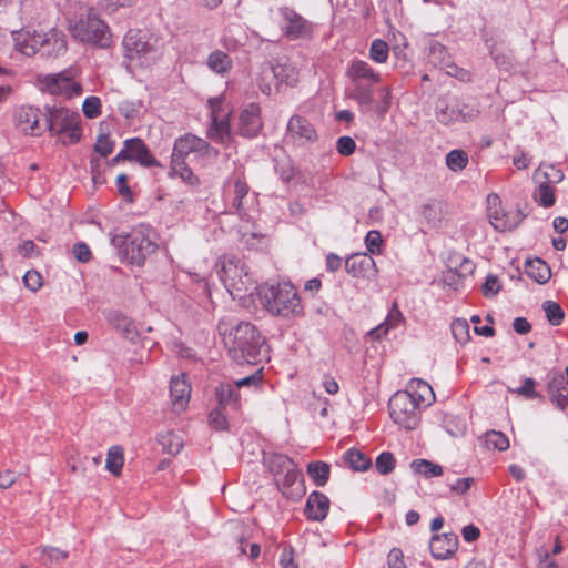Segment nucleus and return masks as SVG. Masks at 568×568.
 <instances>
[{"label": "nucleus", "instance_id": "1", "mask_svg": "<svg viewBox=\"0 0 568 568\" xmlns=\"http://www.w3.org/2000/svg\"><path fill=\"white\" fill-rule=\"evenodd\" d=\"M229 356L236 364H257L267 354L265 338L250 322H240L229 332L219 326Z\"/></svg>", "mask_w": 568, "mask_h": 568}, {"label": "nucleus", "instance_id": "2", "mask_svg": "<svg viewBox=\"0 0 568 568\" xmlns=\"http://www.w3.org/2000/svg\"><path fill=\"white\" fill-rule=\"evenodd\" d=\"M217 267L224 287L234 300H241L257 290L256 281L244 260L234 255L224 256L219 261Z\"/></svg>", "mask_w": 568, "mask_h": 568}, {"label": "nucleus", "instance_id": "3", "mask_svg": "<svg viewBox=\"0 0 568 568\" xmlns=\"http://www.w3.org/2000/svg\"><path fill=\"white\" fill-rule=\"evenodd\" d=\"M155 234L152 230L141 225L126 235H114L111 244L119 248L120 255L130 264L142 265L146 257L155 252Z\"/></svg>", "mask_w": 568, "mask_h": 568}, {"label": "nucleus", "instance_id": "4", "mask_svg": "<svg viewBox=\"0 0 568 568\" xmlns=\"http://www.w3.org/2000/svg\"><path fill=\"white\" fill-rule=\"evenodd\" d=\"M258 295L273 315L288 317L298 315L303 310L296 288L288 282L265 284L258 288Z\"/></svg>", "mask_w": 568, "mask_h": 568}, {"label": "nucleus", "instance_id": "5", "mask_svg": "<svg viewBox=\"0 0 568 568\" xmlns=\"http://www.w3.org/2000/svg\"><path fill=\"white\" fill-rule=\"evenodd\" d=\"M68 30L73 39L82 43L106 48L111 42L109 27L91 8L84 9L79 17L69 19Z\"/></svg>", "mask_w": 568, "mask_h": 568}, {"label": "nucleus", "instance_id": "6", "mask_svg": "<svg viewBox=\"0 0 568 568\" xmlns=\"http://www.w3.org/2000/svg\"><path fill=\"white\" fill-rule=\"evenodd\" d=\"M347 77L352 82L349 97L358 103L362 110L371 111L374 103V88L379 83L381 74L366 61L354 60L347 69Z\"/></svg>", "mask_w": 568, "mask_h": 568}, {"label": "nucleus", "instance_id": "7", "mask_svg": "<svg viewBox=\"0 0 568 568\" xmlns=\"http://www.w3.org/2000/svg\"><path fill=\"white\" fill-rule=\"evenodd\" d=\"M123 47L132 63L149 68L160 58L163 42L153 34L130 30L123 39Z\"/></svg>", "mask_w": 568, "mask_h": 568}, {"label": "nucleus", "instance_id": "8", "mask_svg": "<svg viewBox=\"0 0 568 568\" xmlns=\"http://www.w3.org/2000/svg\"><path fill=\"white\" fill-rule=\"evenodd\" d=\"M80 115L67 108L47 106L44 131L48 130L62 144H74L80 140Z\"/></svg>", "mask_w": 568, "mask_h": 568}, {"label": "nucleus", "instance_id": "9", "mask_svg": "<svg viewBox=\"0 0 568 568\" xmlns=\"http://www.w3.org/2000/svg\"><path fill=\"white\" fill-rule=\"evenodd\" d=\"M388 406L394 423L405 429H415L418 426L420 406L408 393H395L390 397Z\"/></svg>", "mask_w": 568, "mask_h": 568}, {"label": "nucleus", "instance_id": "10", "mask_svg": "<svg viewBox=\"0 0 568 568\" xmlns=\"http://www.w3.org/2000/svg\"><path fill=\"white\" fill-rule=\"evenodd\" d=\"M487 206L489 222L496 231H513L524 220V214L520 210L505 211L501 207V200L496 193L488 194Z\"/></svg>", "mask_w": 568, "mask_h": 568}, {"label": "nucleus", "instance_id": "11", "mask_svg": "<svg viewBox=\"0 0 568 568\" xmlns=\"http://www.w3.org/2000/svg\"><path fill=\"white\" fill-rule=\"evenodd\" d=\"M44 119L45 109L32 105H21L13 113L16 129L26 135L38 136L44 132Z\"/></svg>", "mask_w": 568, "mask_h": 568}, {"label": "nucleus", "instance_id": "12", "mask_svg": "<svg viewBox=\"0 0 568 568\" xmlns=\"http://www.w3.org/2000/svg\"><path fill=\"white\" fill-rule=\"evenodd\" d=\"M192 153L206 159H216L219 155V151L204 139L186 133L175 140L171 158L185 160Z\"/></svg>", "mask_w": 568, "mask_h": 568}, {"label": "nucleus", "instance_id": "13", "mask_svg": "<svg viewBox=\"0 0 568 568\" xmlns=\"http://www.w3.org/2000/svg\"><path fill=\"white\" fill-rule=\"evenodd\" d=\"M74 75V70L68 69L59 73L42 75L40 82L52 94L80 95L82 88L73 80Z\"/></svg>", "mask_w": 568, "mask_h": 568}, {"label": "nucleus", "instance_id": "14", "mask_svg": "<svg viewBox=\"0 0 568 568\" xmlns=\"http://www.w3.org/2000/svg\"><path fill=\"white\" fill-rule=\"evenodd\" d=\"M280 13L283 18L284 34L288 39L296 40L300 38H306L311 34L312 24L296 11L287 7H283L280 9Z\"/></svg>", "mask_w": 568, "mask_h": 568}, {"label": "nucleus", "instance_id": "15", "mask_svg": "<svg viewBox=\"0 0 568 568\" xmlns=\"http://www.w3.org/2000/svg\"><path fill=\"white\" fill-rule=\"evenodd\" d=\"M345 270L354 277L371 280L377 273L374 258L367 253H355L345 261Z\"/></svg>", "mask_w": 568, "mask_h": 568}, {"label": "nucleus", "instance_id": "16", "mask_svg": "<svg viewBox=\"0 0 568 568\" xmlns=\"http://www.w3.org/2000/svg\"><path fill=\"white\" fill-rule=\"evenodd\" d=\"M429 61L436 67L444 69L448 75L458 78L462 81L468 80L469 74L466 70L458 68L450 61L449 54L440 43H433L429 47Z\"/></svg>", "mask_w": 568, "mask_h": 568}, {"label": "nucleus", "instance_id": "17", "mask_svg": "<svg viewBox=\"0 0 568 568\" xmlns=\"http://www.w3.org/2000/svg\"><path fill=\"white\" fill-rule=\"evenodd\" d=\"M125 148L118 154V158L138 161L143 166L159 165L158 160L151 154L145 143L139 139H129Z\"/></svg>", "mask_w": 568, "mask_h": 568}, {"label": "nucleus", "instance_id": "18", "mask_svg": "<svg viewBox=\"0 0 568 568\" xmlns=\"http://www.w3.org/2000/svg\"><path fill=\"white\" fill-rule=\"evenodd\" d=\"M261 129V108L258 104L251 103L240 113L237 132L242 136L253 138Z\"/></svg>", "mask_w": 568, "mask_h": 568}, {"label": "nucleus", "instance_id": "19", "mask_svg": "<svg viewBox=\"0 0 568 568\" xmlns=\"http://www.w3.org/2000/svg\"><path fill=\"white\" fill-rule=\"evenodd\" d=\"M170 395L174 412L181 413L185 410L191 396V385L185 374L176 375L171 378Z\"/></svg>", "mask_w": 568, "mask_h": 568}, {"label": "nucleus", "instance_id": "20", "mask_svg": "<svg viewBox=\"0 0 568 568\" xmlns=\"http://www.w3.org/2000/svg\"><path fill=\"white\" fill-rule=\"evenodd\" d=\"M429 549L434 558L447 559L458 549V537L454 532L435 535L429 541Z\"/></svg>", "mask_w": 568, "mask_h": 568}, {"label": "nucleus", "instance_id": "21", "mask_svg": "<svg viewBox=\"0 0 568 568\" xmlns=\"http://www.w3.org/2000/svg\"><path fill=\"white\" fill-rule=\"evenodd\" d=\"M274 79L277 84L294 87L298 82V73L294 65L290 63H276L267 65L262 70V79Z\"/></svg>", "mask_w": 568, "mask_h": 568}, {"label": "nucleus", "instance_id": "22", "mask_svg": "<svg viewBox=\"0 0 568 568\" xmlns=\"http://www.w3.org/2000/svg\"><path fill=\"white\" fill-rule=\"evenodd\" d=\"M276 485L287 498L300 497L304 493L303 478L296 465L277 477Z\"/></svg>", "mask_w": 568, "mask_h": 568}, {"label": "nucleus", "instance_id": "23", "mask_svg": "<svg viewBox=\"0 0 568 568\" xmlns=\"http://www.w3.org/2000/svg\"><path fill=\"white\" fill-rule=\"evenodd\" d=\"M14 40L17 50L27 57H32L38 51L43 52V44H45V37L37 32H19Z\"/></svg>", "mask_w": 568, "mask_h": 568}, {"label": "nucleus", "instance_id": "24", "mask_svg": "<svg viewBox=\"0 0 568 568\" xmlns=\"http://www.w3.org/2000/svg\"><path fill=\"white\" fill-rule=\"evenodd\" d=\"M287 131L290 136L300 143L311 142L316 139L313 125L300 115H294L290 119Z\"/></svg>", "mask_w": 568, "mask_h": 568}, {"label": "nucleus", "instance_id": "25", "mask_svg": "<svg viewBox=\"0 0 568 568\" xmlns=\"http://www.w3.org/2000/svg\"><path fill=\"white\" fill-rule=\"evenodd\" d=\"M328 508V498L320 491H313L307 498L305 514L310 519L321 521L326 518Z\"/></svg>", "mask_w": 568, "mask_h": 568}, {"label": "nucleus", "instance_id": "26", "mask_svg": "<svg viewBox=\"0 0 568 568\" xmlns=\"http://www.w3.org/2000/svg\"><path fill=\"white\" fill-rule=\"evenodd\" d=\"M212 123L207 130V136L220 144L229 145L232 140L229 115L211 119Z\"/></svg>", "mask_w": 568, "mask_h": 568}, {"label": "nucleus", "instance_id": "27", "mask_svg": "<svg viewBox=\"0 0 568 568\" xmlns=\"http://www.w3.org/2000/svg\"><path fill=\"white\" fill-rule=\"evenodd\" d=\"M403 321L404 316L399 311L397 304L394 303L388 312L386 320L375 328L371 329L367 333V336H369L373 339H381L384 336H386L390 329L398 327Z\"/></svg>", "mask_w": 568, "mask_h": 568}, {"label": "nucleus", "instance_id": "28", "mask_svg": "<svg viewBox=\"0 0 568 568\" xmlns=\"http://www.w3.org/2000/svg\"><path fill=\"white\" fill-rule=\"evenodd\" d=\"M436 119L444 125L455 123L460 119H466L458 104L450 103L447 99H439L436 104Z\"/></svg>", "mask_w": 568, "mask_h": 568}, {"label": "nucleus", "instance_id": "29", "mask_svg": "<svg viewBox=\"0 0 568 568\" xmlns=\"http://www.w3.org/2000/svg\"><path fill=\"white\" fill-rule=\"evenodd\" d=\"M403 392L408 393L420 407L422 405H429L434 399V392L430 385L419 378L412 379L407 389Z\"/></svg>", "mask_w": 568, "mask_h": 568}, {"label": "nucleus", "instance_id": "30", "mask_svg": "<svg viewBox=\"0 0 568 568\" xmlns=\"http://www.w3.org/2000/svg\"><path fill=\"white\" fill-rule=\"evenodd\" d=\"M43 36L45 37V44H43L42 54L58 57L67 51V40L62 32L51 30Z\"/></svg>", "mask_w": 568, "mask_h": 568}, {"label": "nucleus", "instance_id": "31", "mask_svg": "<svg viewBox=\"0 0 568 568\" xmlns=\"http://www.w3.org/2000/svg\"><path fill=\"white\" fill-rule=\"evenodd\" d=\"M171 178H180L186 184L194 186L200 183L199 178L185 164V160L171 158V166L169 171Z\"/></svg>", "mask_w": 568, "mask_h": 568}, {"label": "nucleus", "instance_id": "32", "mask_svg": "<svg viewBox=\"0 0 568 568\" xmlns=\"http://www.w3.org/2000/svg\"><path fill=\"white\" fill-rule=\"evenodd\" d=\"M207 68L217 74H226L233 67L232 59L225 52L215 50L207 57Z\"/></svg>", "mask_w": 568, "mask_h": 568}, {"label": "nucleus", "instance_id": "33", "mask_svg": "<svg viewBox=\"0 0 568 568\" xmlns=\"http://www.w3.org/2000/svg\"><path fill=\"white\" fill-rule=\"evenodd\" d=\"M265 463L270 471L277 477H281L286 470L293 469L295 463L286 455L271 454L265 458Z\"/></svg>", "mask_w": 568, "mask_h": 568}, {"label": "nucleus", "instance_id": "34", "mask_svg": "<svg viewBox=\"0 0 568 568\" xmlns=\"http://www.w3.org/2000/svg\"><path fill=\"white\" fill-rule=\"evenodd\" d=\"M215 396L219 406L226 408L232 406L237 408V394L235 386L232 383L223 382L215 388Z\"/></svg>", "mask_w": 568, "mask_h": 568}, {"label": "nucleus", "instance_id": "35", "mask_svg": "<svg viewBox=\"0 0 568 568\" xmlns=\"http://www.w3.org/2000/svg\"><path fill=\"white\" fill-rule=\"evenodd\" d=\"M410 469L425 478L439 477L444 474L440 465L427 459H415L410 463Z\"/></svg>", "mask_w": 568, "mask_h": 568}, {"label": "nucleus", "instance_id": "36", "mask_svg": "<svg viewBox=\"0 0 568 568\" xmlns=\"http://www.w3.org/2000/svg\"><path fill=\"white\" fill-rule=\"evenodd\" d=\"M344 462L354 471H365L372 465L371 459L356 448H351L344 454Z\"/></svg>", "mask_w": 568, "mask_h": 568}, {"label": "nucleus", "instance_id": "37", "mask_svg": "<svg viewBox=\"0 0 568 568\" xmlns=\"http://www.w3.org/2000/svg\"><path fill=\"white\" fill-rule=\"evenodd\" d=\"M527 275L537 283H546L550 278V268L540 258L528 261L526 263Z\"/></svg>", "mask_w": 568, "mask_h": 568}, {"label": "nucleus", "instance_id": "38", "mask_svg": "<svg viewBox=\"0 0 568 568\" xmlns=\"http://www.w3.org/2000/svg\"><path fill=\"white\" fill-rule=\"evenodd\" d=\"M109 322L112 326L123 334L126 338H133L135 335V327L133 322L120 312H111L109 314Z\"/></svg>", "mask_w": 568, "mask_h": 568}, {"label": "nucleus", "instance_id": "39", "mask_svg": "<svg viewBox=\"0 0 568 568\" xmlns=\"http://www.w3.org/2000/svg\"><path fill=\"white\" fill-rule=\"evenodd\" d=\"M419 213L423 220L432 226L438 225L443 219L442 204L437 201H428L424 203L419 209Z\"/></svg>", "mask_w": 568, "mask_h": 568}, {"label": "nucleus", "instance_id": "40", "mask_svg": "<svg viewBox=\"0 0 568 568\" xmlns=\"http://www.w3.org/2000/svg\"><path fill=\"white\" fill-rule=\"evenodd\" d=\"M124 464L123 449L120 446H112L106 455L105 468L113 475L119 476Z\"/></svg>", "mask_w": 568, "mask_h": 568}, {"label": "nucleus", "instance_id": "41", "mask_svg": "<svg viewBox=\"0 0 568 568\" xmlns=\"http://www.w3.org/2000/svg\"><path fill=\"white\" fill-rule=\"evenodd\" d=\"M484 444L487 448L504 452L509 448L508 437L498 430H488L483 436Z\"/></svg>", "mask_w": 568, "mask_h": 568}, {"label": "nucleus", "instance_id": "42", "mask_svg": "<svg viewBox=\"0 0 568 568\" xmlns=\"http://www.w3.org/2000/svg\"><path fill=\"white\" fill-rule=\"evenodd\" d=\"M307 473L317 486H324L329 476V466L324 462L310 463Z\"/></svg>", "mask_w": 568, "mask_h": 568}, {"label": "nucleus", "instance_id": "43", "mask_svg": "<svg viewBox=\"0 0 568 568\" xmlns=\"http://www.w3.org/2000/svg\"><path fill=\"white\" fill-rule=\"evenodd\" d=\"M159 444L162 446L164 452L171 455L179 454L183 447L182 438L171 432L160 435Z\"/></svg>", "mask_w": 568, "mask_h": 568}, {"label": "nucleus", "instance_id": "44", "mask_svg": "<svg viewBox=\"0 0 568 568\" xmlns=\"http://www.w3.org/2000/svg\"><path fill=\"white\" fill-rule=\"evenodd\" d=\"M534 199L541 206L550 207L555 203L554 189L548 182H541L534 193Z\"/></svg>", "mask_w": 568, "mask_h": 568}, {"label": "nucleus", "instance_id": "45", "mask_svg": "<svg viewBox=\"0 0 568 568\" xmlns=\"http://www.w3.org/2000/svg\"><path fill=\"white\" fill-rule=\"evenodd\" d=\"M542 308L546 313V317H547L548 322L551 325L558 326L561 324L565 313L558 303L552 302V301H546L542 304Z\"/></svg>", "mask_w": 568, "mask_h": 568}, {"label": "nucleus", "instance_id": "46", "mask_svg": "<svg viewBox=\"0 0 568 568\" xmlns=\"http://www.w3.org/2000/svg\"><path fill=\"white\" fill-rule=\"evenodd\" d=\"M388 52V44L384 40L376 39L371 44L369 58L377 63H384L387 61Z\"/></svg>", "mask_w": 568, "mask_h": 568}, {"label": "nucleus", "instance_id": "47", "mask_svg": "<svg viewBox=\"0 0 568 568\" xmlns=\"http://www.w3.org/2000/svg\"><path fill=\"white\" fill-rule=\"evenodd\" d=\"M467 163L468 156L463 150H453L446 155V164L453 171L465 169Z\"/></svg>", "mask_w": 568, "mask_h": 568}, {"label": "nucleus", "instance_id": "48", "mask_svg": "<svg viewBox=\"0 0 568 568\" xmlns=\"http://www.w3.org/2000/svg\"><path fill=\"white\" fill-rule=\"evenodd\" d=\"M395 457L389 452H383L378 455L375 462V467L381 475H388L395 468Z\"/></svg>", "mask_w": 568, "mask_h": 568}, {"label": "nucleus", "instance_id": "49", "mask_svg": "<svg viewBox=\"0 0 568 568\" xmlns=\"http://www.w3.org/2000/svg\"><path fill=\"white\" fill-rule=\"evenodd\" d=\"M452 334L454 338L460 343L465 344L469 341V324L466 320L457 318L452 323Z\"/></svg>", "mask_w": 568, "mask_h": 568}, {"label": "nucleus", "instance_id": "50", "mask_svg": "<svg viewBox=\"0 0 568 568\" xmlns=\"http://www.w3.org/2000/svg\"><path fill=\"white\" fill-rule=\"evenodd\" d=\"M250 191V186L247 183L241 179H236L234 182V199L232 206L237 211L241 212L243 210V199L247 195Z\"/></svg>", "mask_w": 568, "mask_h": 568}, {"label": "nucleus", "instance_id": "51", "mask_svg": "<svg viewBox=\"0 0 568 568\" xmlns=\"http://www.w3.org/2000/svg\"><path fill=\"white\" fill-rule=\"evenodd\" d=\"M143 104L140 100H125L119 104V112L126 119H134L142 110Z\"/></svg>", "mask_w": 568, "mask_h": 568}, {"label": "nucleus", "instance_id": "52", "mask_svg": "<svg viewBox=\"0 0 568 568\" xmlns=\"http://www.w3.org/2000/svg\"><path fill=\"white\" fill-rule=\"evenodd\" d=\"M83 114L88 119H94L101 113V101L98 97H88L82 104Z\"/></svg>", "mask_w": 568, "mask_h": 568}, {"label": "nucleus", "instance_id": "53", "mask_svg": "<svg viewBox=\"0 0 568 568\" xmlns=\"http://www.w3.org/2000/svg\"><path fill=\"white\" fill-rule=\"evenodd\" d=\"M224 409V407L219 406L210 413L209 423L215 430H225L227 428V419Z\"/></svg>", "mask_w": 568, "mask_h": 568}, {"label": "nucleus", "instance_id": "54", "mask_svg": "<svg viewBox=\"0 0 568 568\" xmlns=\"http://www.w3.org/2000/svg\"><path fill=\"white\" fill-rule=\"evenodd\" d=\"M473 477L457 478L455 481L449 483V489L454 495L462 496L466 494L474 485Z\"/></svg>", "mask_w": 568, "mask_h": 568}, {"label": "nucleus", "instance_id": "55", "mask_svg": "<svg viewBox=\"0 0 568 568\" xmlns=\"http://www.w3.org/2000/svg\"><path fill=\"white\" fill-rule=\"evenodd\" d=\"M41 552L47 562H60L68 558V552L55 547H42Z\"/></svg>", "mask_w": 568, "mask_h": 568}, {"label": "nucleus", "instance_id": "56", "mask_svg": "<svg viewBox=\"0 0 568 568\" xmlns=\"http://www.w3.org/2000/svg\"><path fill=\"white\" fill-rule=\"evenodd\" d=\"M382 243V235L376 230L369 231L365 236V244L371 254L379 253Z\"/></svg>", "mask_w": 568, "mask_h": 568}, {"label": "nucleus", "instance_id": "57", "mask_svg": "<svg viewBox=\"0 0 568 568\" xmlns=\"http://www.w3.org/2000/svg\"><path fill=\"white\" fill-rule=\"evenodd\" d=\"M500 288L501 286L499 284L498 277L493 274H488L485 283L481 285V292L485 297L495 296L500 291Z\"/></svg>", "mask_w": 568, "mask_h": 568}, {"label": "nucleus", "instance_id": "58", "mask_svg": "<svg viewBox=\"0 0 568 568\" xmlns=\"http://www.w3.org/2000/svg\"><path fill=\"white\" fill-rule=\"evenodd\" d=\"M535 386L536 382L532 378L527 377L525 378L524 384L520 387L516 389L509 388V392L525 396L526 398H537L539 395L535 390Z\"/></svg>", "mask_w": 568, "mask_h": 568}, {"label": "nucleus", "instance_id": "59", "mask_svg": "<svg viewBox=\"0 0 568 568\" xmlns=\"http://www.w3.org/2000/svg\"><path fill=\"white\" fill-rule=\"evenodd\" d=\"M223 102H224L223 97H215V98L209 99L207 104L210 108L211 119H214L215 116L221 118L223 115H230V111H226V112L224 111Z\"/></svg>", "mask_w": 568, "mask_h": 568}, {"label": "nucleus", "instance_id": "60", "mask_svg": "<svg viewBox=\"0 0 568 568\" xmlns=\"http://www.w3.org/2000/svg\"><path fill=\"white\" fill-rule=\"evenodd\" d=\"M94 151L99 153L101 156L105 158L113 151V142L105 134H101L98 136L97 143L94 145Z\"/></svg>", "mask_w": 568, "mask_h": 568}, {"label": "nucleus", "instance_id": "61", "mask_svg": "<svg viewBox=\"0 0 568 568\" xmlns=\"http://www.w3.org/2000/svg\"><path fill=\"white\" fill-rule=\"evenodd\" d=\"M26 287L32 292H37L42 286V276L39 272L31 270L23 276Z\"/></svg>", "mask_w": 568, "mask_h": 568}, {"label": "nucleus", "instance_id": "62", "mask_svg": "<svg viewBox=\"0 0 568 568\" xmlns=\"http://www.w3.org/2000/svg\"><path fill=\"white\" fill-rule=\"evenodd\" d=\"M547 392L549 397L555 394L567 392L565 386V377L562 374H557L550 379L547 386Z\"/></svg>", "mask_w": 568, "mask_h": 568}, {"label": "nucleus", "instance_id": "63", "mask_svg": "<svg viewBox=\"0 0 568 568\" xmlns=\"http://www.w3.org/2000/svg\"><path fill=\"white\" fill-rule=\"evenodd\" d=\"M336 146L339 154L348 156L354 153L356 143L351 136H341Z\"/></svg>", "mask_w": 568, "mask_h": 568}, {"label": "nucleus", "instance_id": "64", "mask_svg": "<svg viewBox=\"0 0 568 568\" xmlns=\"http://www.w3.org/2000/svg\"><path fill=\"white\" fill-rule=\"evenodd\" d=\"M388 568H406L400 549L394 548L388 554Z\"/></svg>", "mask_w": 568, "mask_h": 568}]
</instances>
